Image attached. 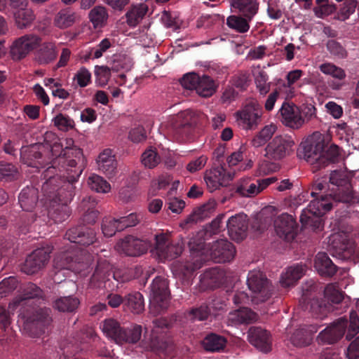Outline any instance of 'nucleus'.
I'll return each mask as SVG.
<instances>
[{
	"mask_svg": "<svg viewBox=\"0 0 359 359\" xmlns=\"http://www.w3.org/2000/svg\"><path fill=\"white\" fill-rule=\"evenodd\" d=\"M51 151L56 158L42 173L41 190L50 202L49 215L56 223H60L70 215L68 204L75 196L76 186L84 170L83 151L77 147L62 149L55 143Z\"/></svg>",
	"mask_w": 359,
	"mask_h": 359,
	"instance_id": "obj_1",
	"label": "nucleus"
},
{
	"mask_svg": "<svg viewBox=\"0 0 359 359\" xmlns=\"http://www.w3.org/2000/svg\"><path fill=\"white\" fill-rule=\"evenodd\" d=\"M43 296V292L39 286L28 283L23 287L22 294L16 297L8 306L11 311L20 307L19 316L23 320L24 332L31 337H39L45 333L52 322L50 309L31 306L32 299H42Z\"/></svg>",
	"mask_w": 359,
	"mask_h": 359,
	"instance_id": "obj_2",
	"label": "nucleus"
},
{
	"mask_svg": "<svg viewBox=\"0 0 359 359\" xmlns=\"http://www.w3.org/2000/svg\"><path fill=\"white\" fill-rule=\"evenodd\" d=\"M312 197L325 195L327 200L332 203L339 202L350 203L355 201V193L351 184V176L345 170H334L329 177V183L318 180L313 185Z\"/></svg>",
	"mask_w": 359,
	"mask_h": 359,
	"instance_id": "obj_3",
	"label": "nucleus"
},
{
	"mask_svg": "<svg viewBox=\"0 0 359 359\" xmlns=\"http://www.w3.org/2000/svg\"><path fill=\"white\" fill-rule=\"evenodd\" d=\"M304 159L313 165V168L320 169L330 163L339 161V147L336 144L327 146L323 137L314 134L308 137L300 145Z\"/></svg>",
	"mask_w": 359,
	"mask_h": 359,
	"instance_id": "obj_4",
	"label": "nucleus"
},
{
	"mask_svg": "<svg viewBox=\"0 0 359 359\" xmlns=\"http://www.w3.org/2000/svg\"><path fill=\"white\" fill-rule=\"evenodd\" d=\"M346 332V339L348 341L359 332V316L355 311L350 312L349 320L344 317L339 318L322 330L317 340L319 343L332 344L338 341Z\"/></svg>",
	"mask_w": 359,
	"mask_h": 359,
	"instance_id": "obj_5",
	"label": "nucleus"
},
{
	"mask_svg": "<svg viewBox=\"0 0 359 359\" xmlns=\"http://www.w3.org/2000/svg\"><path fill=\"white\" fill-rule=\"evenodd\" d=\"M332 203L327 200L325 195L313 197L307 208L302 210L300 222L304 226H309L313 230L322 229L321 217L332 208Z\"/></svg>",
	"mask_w": 359,
	"mask_h": 359,
	"instance_id": "obj_6",
	"label": "nucleus"
},
{
	"mask_svg": "<svg viewBox=\"0 0 359 359\" xmlns=\"http://www.w3.org/2000/svg\"><path fill=\"white\" fill-rule=\"evenodd\" d=\"M153 325L149 341L143 347L156 353H164L172 346V340L168 333L171 322L165 318H160L154 320Z\"/></svg>",
	"mask_w": 359,
	"mask_h": 359,
	"instance_id": "obj_7",
	"label": "nucleus"
},
{
	"mask_svg": "<svg viewBox=\"0 0 359 359\" xmlns=\"http://www.w3.org/2000/svg\"><path fill=\"white\" fill-rule=\"evenodd\" d=\"M263 108L255 99L247 100L241 109L235 113V117L240 126L246 130H256L262 123Z\"/></svg>",
	"mask_w": 359,
	"mask_h": 359,
	"instance_id": "obj_8",
	"label": "nucleus"
},
{
	"mask_svg": "<svg viewBox=\"0 0 359 359\" xmlns=\"http://www.w3.org/2000/svg\"><path fill=\"white\" fill-rule=\"evenodd\" d=\"M247 284L252 293V302L257 304L268 300L273 291L269 280L259 270H253L248 273Z\"/></svg>",
	"mask_w": 359,
	"mask_h": 359,
	"instance_id": "obj_9",
	"label": "nucleus"
},
{
	"mask_svg": "<svg viewBox=\"0 0 359 359\" xmlns=\"http://www.w3.org/2000/svg\"><path fill=\"white\" fill-rule=\"evenodd\" d=\"M182 86L189 90H196L197 94L203 97H209L216 91L214 80L207 75L200 76L195 72L186 74L182 78Z\"/></svg>",
	"mask_w": 359,
	"mask_h": 359,
	"instance_id": "obj_10",
	"label": "nucleus"
},
{
	"mask_svg": "<svg viewBox=\"0 0 359 359\" xmlns=\"http://www.w3.org/2000/svg\"><path fill=\"white\" fill-rule=\"evenodd\" d=\"M294 145L291 137L277 135L266 147L265 156L274 161L283 159L293 151Z\"/></svg>",
	"mask_w": 359,
	"mask_h": 359,
	"instance_id": "obj_11",
	"label": "nucleus"
},
{
	"mask_svg": "<svg viewBox=\"0 0 359 359\" xmlns=\"http://www.w3.org/2000/svg\"><path fill=\"white\" fill-rule=\"evenodd\" d=\"M111 278L119 282H124L125 279L121 277L120 272L114 271L110 264L105 259L97 261L95 271L90 280V285L93 287H100L102 284L104 287L108 282L111 281Z\"/></svg>",
	"mask_w": 359,
	"mask_h": 359,
	"instance_id": "obj_12",
	"label": "nucleus"
},
{
	"mask_svg": "<svg viewBox=\"0 0 359 359\" xmlns=\"http://www.w3.org/2000/svg\"><path fill=\"white\" fill-rule=\"evenodd\" d=\"M52 250V247L47 246L33 251L27 257L25 263L22 266V271L27 274H33L38 272L48 263Z\"/></svg>",
	"mask_w": 359,
	"mask_h": 359,
	"instance_id": "obj_13",
	"label": "nucleus"
},
{
	"mask_svg": "<svg viewBox=\"0 0 359 359\" xmlns=\"http://www.w3.org/2000/svg\"><path fill=\"white\" fill-rule=\"evenodd\" d=\"M235 172L228 171L226 164L218 165L207 171L204 176L205 182L210 192L220 187L226 186L234 177Z\"/></svg>",
	"mask_w": 359,
	"mask_h": 359,
	"instance_id": "obj_14",
	"label": "nucleus"
},
{
	"mask_svg": "<svg viewBox=\"0 0 359 359\" xmlns=\"http://www.w3.org/2000/svg\"><path fill=\"white\" fill-rule=\"evenodd\" d=\"M276 180V178L273 177L256 180L241 179L236 185L235 192L242 197H253Z\"/></svg>",
	"mask_w": 359,
	"mask_h": 359,
	"instance_id": "obj_15",
	"label": "nucleus"
},
{
	"mask_svg": "<svg viewBox=\"0 0 359 359\" xmlns=\"http://www.w3.org/2000/svg\"><path fill=\"white\" fill-rule=\"evenodd\" d=\"M41 39L34 34H26L16 39L11 47V56L13 60L25 57L40 43Z\"/></svg>",
	"mask_w": 359,
	"mask_h": 359,
	"instance_id": "obj_16",
	"label": "nucleus"
},
{
	"mask_svg": "<svg viewBox=\"0 0 359 359\" xmlns=\"http://www.w3.org/2000/svg\"><path fill=\"white\" fill-rule=\"evenodd\" d=\"M208 238L209 236L207 235V232L203 230L198 231L190 238L188 243L190 252L193 256H196L197 258L194 260L191 266H187L189 271H194L201 267L203 259L201 257V255L204 254L205 241Z\"/></svg>",
	"mask_w": 359,
	"mask_h": 359,
	"instance_id": "obj_17",
	"label": "nucleus"
},
{
	"mask_svg": "<svg viewBox=\"0 0 359 359\" xmlns=\"http://www.w3.org/2000/svg\"><path fill=\"white\" fill-rule=\"evenodd\" d=\"M210 253L211 259L215 262H229L233 259L236 255V248L226 239H220L212 243L210 248Z\"/></svg>",
	"mask_w": 359,
	"mask_h": 359,
	"instance_id": "obj_18",
	"label": "nucleus"
},
{
	"mask_svg": "<svg viewBox=\"0 0 359 359\" xmlns=\"http://www.w3.org/2000/svg\"><path fill=\"white\" fill-rule=\"evenodd\" d=\"M274 226L277 235L286 241H292L297 235V224L292 216L287 213L276 218Z\"/></svg>",
	"mask_w": 359,
	"mask_h": 359,
	"instance_id": "obj_19",
	"label": "nucleus"
},
{
	"mask_svg": "<svg viewBox=\"0 0 359 359\" xmlns=\"http://www.w3.org/2000/svg\"><path fill=\"white\" fill-rule=\"evenodd\" d=\"M95 236L96 233L93 229L85 224H81L67 230L65 238L72 243L81 245H90L95 241Z\"/></svg>",
	"mask_w": 359,
	"mask_h": 359,
	"instance_id": "obj_20",
	"label": "nucleus"
},
{
	"mask_svg": "<svg viewBox=\"0 0 359 359\" xmlns=\"http://www.w3.org/2000/svg\"><path fill=\"white\" fill-rule=\"evenodd\" d=\"M168 297L169 290L166 280L161 276L156 277L151 285V304L160 309H164Z\"/></svg>",
	"mask_w": 359,
	"mask_h": 359,
	"instance_id": "obj_21",
	"label": "nucleus"
},
{
	"mask_svg": "<svg viewBox=\"0 0 359 359\" xmlns=\"http://www.w3.org/2000/svg\"><path fill=\"white\" fill-rule=\"evenodd\" d=\"M44 147L41 144H35L22 147L20 149L21 161L29 167L40 168L45 165L42 150Z\"/></svg>",
	"mask_w": 359,
	"mask_h": 359,
	"instance_id": "obj_22",
	"label": "nucleus"
},
{
	"mask_svg": "<svg viewBox=\"0 0 359 359\" xmlns=\"http://www.w3.org/2000/svg\"><path fill=\"white\" fill-rule=\"evenodd\" d=\"M248 340L250 344L264 353L271 350V336L269 332L262 327H250L248 331Z\"/></svg>",
	"mask_w": 359,
	"mask_h": 359,
	"instance_id": "obj_23",
	"label": "nucleus"
},
{
	"mask_svg": "<svg viewBox=\"0 0 359 359\" xmlns=\"http://www.w3.org/2000/svg\"><path fill=\"white\" fill-rule=\"evenodd\" d=\"M229 236L237 242L243 241L247 236L248 223L247 215L238 214L231 217L226 223Z\"/></svg>",
	"mask_w": 359,
	"mask_h": 359,
	"instance_id": "obj_24",
	"label": "nucleus"
},
{
	"mask_svg": "<svg viewBox=\"0 0 359 359\" xmlns=\"http://www.w3.org/2000/svg\"><path fill=\"white\" fill-rule=\"evenodd\" d=\"M87 265L88 263L81 262L78 257L75 258L69 252H61L53 259V267L57 271L67 269L78 272L86 268Z\"/></svg>",
	"mask_w": 359,
	"mask_h": 359,
	"instance_id": "obj_25",
	"label": "nucleus"
},
{
	"mask_svg": "<svg viewBox=\"0 0 359 359\" xmlns=\"http://www.w3.org/2000/svg\"><path fill=\"white\" fill-rule=\"evenodd\" d=\"M119 250L127 256L139 257L148 250V243L143 240L128 236L118 244Z\"/></svg>",
	"mask_w": 359,
	"mask_h": 359,
	"instance_id": "obj_26",
	"label": "nucleus"
},
{
	"mask_svg": "<svg viewBox=\"0 0 359 359\" xmlns=\"http://www.w3.org/2000/svg\"><path fill=\"white\" fill-rule=\"evenodd\" d=\"M283 123L287 127L298 129L304 124L299 107L292 103L284 102L280 110Z\"/></svg>",
	"mask_w": 359,
	"mask_h": 359,
	"instance_id": "obj_27",
	"label": "nucleus"
},
{
	"mask_svg": "<svg viewBox=\"0 0 359 359\" xmlns=\"http://www.w3.org/2000/svg\"><path fill=\"white\" fill-rule=\"evenodd\" d=\"M259 316L257 313L248 307H241L237 310L230 312L228 316V323L233 326L251 324L257 322Z\"/></svg>",
	"mask_w": 359,
	"mask_h": 359,
	"instance_id": "obj_28",
	"label": "nucleus"
},
{
	"mask_svg": "<svg viewBox=\"0 0 359 359\" xmlns=\"http://www.w3.org/2000/svg\"><path fill=\"white\" fill-rule=\"evenodd\" d=\"M98 169L109 178L113 177L116 173L117 162L112 151L104 149L100 154L97 159Z\"/></svg>",
	"mask_w": 359,
	"mask_h": 359,
	"instance_id": "obj_29",
	"label": "nucleus"
},
{
	"mask_svg": "<svg viewBox=\"0 0 359 359\" xmlns=\"http://www.w3.org/2000/svg\"><path fill=\"white\" fill-rule=\"evenodd\" d=\"M234 12L243 17L252 20L259 11V3L257 0H229Z\"/></svg>",
	"mask_w": 359,
	"mask_h": 359,
	"instance_id": "obj_30",
	"label": "nucleus"
},
{
	"mask_svg": "<svg viewBox=\"0 0 359 359\" xmlns=\"http://www.w3.org/2000/svg\"><path fill=\"white\" fill-rule=\"evenodd\" d=\"M79 20V16L72 8L60 9L53 18V25L58 29H65L73 26Z\"/></svg>",
	"mask_w": 359,
	"mask_h": 359,
	"instance_id": "obj_31",
	"label": "nucleus"
},
{
	"mask_svg": "<svg viewBox=\"0 0 359 359\" xmlns=\"http://www.w3.org/2000/svg\"><path fill=\"white\" fill-rule=\"evenodd\" d=\"M317 328L313 325H304L296 330L290 337L291 343L297 347L306 346L311 344L313 334Z\"/></svg>",
	"mask_w": 359,
	"mask_h": 359,
	"instance_id": "obj_32",
	"label": "nucleus"
},
{
	"mask_svg": "<svg viewBox=\"0 0 359 359\" xmlns=\"http://www.w3.org/2000/svg\"><path fill=\"white\" fill-rule=\"evenodd\" d=\"M314 266L319 274L327 277H332L338 270L337 265L332 262L327 254L324 252H319L316 255Z\"/></svg>",
	"mask_w": 359,
	"mask_h": 359,
	"instance_id": "obj_33",
	"label": "nucleus"
},
{
	"mask_svg": "<svg viewBox=\"0 0 359 359\" xmlns=\"http://www.w3.org/2000/svg\"><path fill=\"white\" fill-rule=\"evenodd\" d=\"M38 189L33 187H27L20 193L18 202L22 209L27 212H32L38 201Z\"/></svg>",
	"mask_w": 359,
	"mask_h": 359,
	"instance_id": "obj_34",
	"label": "nucleus"
},
{
	"mask_svg": "<svg viewBox=\"0 0 359 359\" xmlns=\"http://www.w3.org/2000/svg\"><path fill=\"white\" fill-rule=\"evenodd\" d=\"M103 333L118 344H120L122 339V327L118 321L114 318H107L100 324Z\"/></svg>",
	"mask_w": 359,
	"mask_h": 359,
	"instance_id": "obj_35",
	"label": "nucleus"
},
{
	"mask_svg": "<svg viewBox=\"0 0 359 359\" xmlns=\"http://www.w3.org/2000/svg\"><path fill=\"white\" fill-rule=\"evenodd\" d=\"M305 268L303 265L296 264L291 266L283 273L280 277V285L284 287L293 286L304 276Z\"/></svg>",
	"mask_w": 359,
	"mask_h": 359,
	"instance_id": "obj_36",
	"label": "nucleus"
},
{
	"mask_svg": "<svg viewBox=\"0 0 359 359\" xmlns=\"http://www.w3.org/2000/svg\"><path fill=\"white\" fill-rule=\"evenodd\" d=\"M95 199L92 196L84 198L80 203L79 208L84 212L82 220L88 224H94L98 217L99 212L95 210Z\"/></svg>",
	"mask_w": 359,
	"mask_h": 359,
	"instance_id": "obj_37",
	"label": "nucleus"
},
{
	"mask_svg": "<svg viewBox=\"0 0 359 359\" xmlns=\"http://www.w3.org/2000/svg\"><path fill=\"white\" fill-rule=\"evenodd\" d=\"M147 11L148 6L144 4L131 6L125 15L128 26L136 27L144 18Z\"/></svg>",
	"mask_w": 359,
	"mask_h": 359,
	"instance_id": "obj_38",
	"label": "nucleus"
},
{
	"mask_svg": "<svg viewBox=\"0 0 359 359\" xmlns=\"http://www.w3.org/2000/svg\"><path fill=\"white\" fill-rule=\"evenodd\" d=\"M56 56L55 44L50 42H45L38 50L36 58L40 65H47L54 61Z\"/></svg>",
	"mask_w": 359,
	"mask_h": 359,
	"instance_id": "obj_39",
	"label": "nucleus"
},
{
	"mask_svg": "<svg viewBox=\"0 0 359 359\" xmlns=\"http://www.w3.org/2000/svg\"><path fill=\"white\" fill-rule=\"evenodd\" d=\"M124 306L133 313L139 314L144 310L143 295L139 292H133L125 296Z\"/></svg>",
	"mask_w": 359,
	"mask_h": 359,
	"instance_id": "obj_40",
	"label": "nucleus"
},
{
	"mask_svg": "<svg viewBox=\"0 0 359 359\" xmlns=\"http://www.w3.org/2000/svg\"><path fill=\"white\" fill-rule=\"evenodd\" d=\"M202 344L206 351L210 352H219L225 347L226 340L222 336L211 333L204 338Z\"/></svg>",
	"mask_w": 359,
	"mask_h": 359,
	"instance_id": "obj_41",
	"label": "nucleus"
},
{
	"mask_svg": "<svg viewBox=\"0 0 359 359\" xmlns=\"http://www.w3.org/2000/svg\"><path fill=\"white\" fill-rule=\"evenodd\" d=\"M251 20L241 15H231L226 18V25L229 28L234 29L236 32L244 34L250 29V22Z\"/></svg>",
	"mask_w": 359,
	"mask_h": 359,
	"instance_id": "obj_42",
	"label": "nucleus"
},
{
	"mask_svg": "<svg viewBox=\"0 0 359 359\" xmlns=\"http://www.w3.org/2000/svg\"><path fill=\"white\" fill-rule=\"evenodd\" d=\"M13 15L15 24L20 29L29 26L35 18L33 11L27 6L14 11Z\"/></svg>",
	"mask_w": 359,
	"mask_h": 359,
	"instance_id": "obj_43",
	"label": "nucleus"
},
{
	"mask_svg": "<svg viewBox=\"0 0 359 359\" xmlns=\"http://www.w3.org/2000/svg\"><path fill=\"white\" fill-rule=\"evenodd\" d=\"M142 333V327L140 325L134 324L126 328L123 327L120 344H136L141 339Z\"/></svg>",
	"mask_w": 359,
	"mask_h": 359,
	"instance_id": "obj_44",
	"label": "nucleus"
},
{
	"mask_svg": "<svg viewBox=\"0 0 359 359\" xmlns=\"http://www.w3.org/2000/svg\"><path fill=\"white\" fill-rule=\"evenodd\" d=\"M219 283V277L216 268L210 269L200 276V285L203 290L214 289Z\"/></svg>",
	"mask_w": 359,
	"mask_h": 359,
	"instance_id": "obj_45",
	"label": "nucleus"
},
{
	"mask_svg": "<svg viewBox=\"0 0 359 359\" xmlns=\"http://www.w3.org/2000/svg\"><path fill=\"white\" fill-rule=\"evenodd\" d=\"M79 304L80 301L78 298L69 295L56 299L53 306L60 311L71 313L75 311Z\"/></svg>",
	"mask_w": 359,
	"mask_h": 359,
	"instance_id": "obj_46",
	"label": "nucleus"
},
{
	"mask_svg": "<svg viewBox=\"0 0 359 359\" xmlns=\"http://www.w3.org/2000/svg\"><path fill=\"white\" fill-rule=\"evenodd\" d=\"M88 17L95 28H102L107 24L108 13L104 7L97 6L89 12Z\"/></svg>",
	"mask_w": 359,
	"mask_h": 359,
	"instance_id": "obj_47",
	"label": "nucleus"
},
{
	"mask_svg": "<svg viewBox=\"0 0 359 359\" xmlns=\"http://www.w3.org/2000/svg\"><path fill=\"white\" fill-rule=\"evenodd\" d=\"M216 203L212 201H209L208 203L201 205V207L196 209L193 214L189 215L187 218V223L189 222H198L200 220H202L208 217H209L210 214L214 210L215 208Z\"/></svg>",
	"mask_w": 359,
	"mask_h": 359,
	"instance_id": "obj_48",
	"label": "nucleus"
},
{
	"mask_svg": "<svg viewBox=\"0 0 359 359\" xmlns=\"http://www.w3.org/2000/svg\"><path fill=\"white\" fill-rule=\"evenodd\" d=\"M90 189L98 193H108L111 189L109 183L100 175L93 174L88 179Z\"/></svg>",
	"mask_w": 359,
	"mask_h": 359,
	"instance_id": "obj_49",
	"label": "nucleus"
},
{
	"mask_svg": "<svg viewBox=\"0 0 359 359\" xmlns=\"http://www.w3.org/2000/svg\"><path fill=\"white\" fill-rule=\"evenodd\" d=\"M18 177V170L15 165L0 161V180L10 182L16 180Z\"/></svg>",
	"mask_w": 359,
	"mask_h": 359,
	"instance_id": "obj_50",
	"label": "nucleus"
},
{
	"mask_svg": "<svg viewBox=\"0 0 359 359\" xmlns=\"http://www.w3.org/2000/svg\"><path fill=\"white\" fill-rule=\"evenodd\" d=\"M319 69L323 74L330 75L338 80H344L346 76V72L342 68L331 62L321 64L319 66Z\"/></svg>",
	"mask_w": 359,
	"mask_h": 359,
	"instance_id": "obj_51",
	"label": "nucleus"
},
{
	"mask_svg": "<svg viewBox=\"0 0 359 359\" xmlns=\"http://www.w3.org/2000/svg\"><path fill=\"white\" fill-rule=\"evenodd\" d=\"M325 297L328 302H331L333 304H338L344 299V293L339 290L338 287L334 284H328L324 290Z\"/></svg>",
	"mask_w": 359,
	"mask_h": 359,
	"instance_id": "obj_52",
	"label": "nucleus"
},
{
	"mask_svg": "<svg viewBox=\"0 0 359 359\" xmlns=\"http://www.w3.org/2000/svg\"><path fill=\"white\" fill-rule=\"evenodd\" d=\"M141 161L146 168L151 169L155 168L160 163L161 157L156 149L151 147L142 154Z\"/></svg>",
	"mask_w": 359,
	"mask_h": 359,
	"instance_id": "obj_53",
	"label": "nucleus"
},
{
	"mask_svg": "<svg viewBox=\"0 0 359 359\" xmlns=\"http://www.w3.org/2000/svg\"><path fill=\"white\" fill-rule=\"evenodd\" d=\"M119 226L118 219L104 217L102 223V233L106 237H111L114 236L117 231H122L119 229Z\"/></svg>",
	"mask_w": 359,
	"mask_h": 359,
	"instance_id": "obj_54",
	"label": "nucleus"
},
{
	"mask_svg": "<svg viewBox=\"0 0 359 359\" xmlns=\"http://www.w3.org/2000/svg\"><path fill=\"white\" fill-rule=\"evenodd\" d=\"M183 249L184 245L182 241H171L161 257L167 259H175L182 254Z\"/></svg>",
	"mask_w": 359,
	"mask_h": 359,
	"instance_id": "obj_55",
	"label": "nucleus"
},
{
	"mask_svg": "<svg viewBox=\"0 0 359 359\" xmlns=\"http://www.w3.org/2000/svg\"><path fill=\"white\" fill-rule=\"evenodd\" d=\"M269 76L264 70L259 71L255 76L256 87L261 95L267 94L271 88V83L268 82Z\"/></svg>",
	"mask_w": 359,
	"mask_h": 359,
	"instance_id": "obj_56",
	"label": "nucleus"
},
{
	"mask_svg": "<svg viewBox=\"0 0 359 359\" xmlns=\"http://www.w3.org/2000/svg\"><path fill=\"white\" fill-rule=\"evenodd\" d=\"M54 125L60 130L67 131L74 128V121L69 116L58 114L53 120Z\"/></svg>",
	"mask_w": 359,
	"mask_h": 359,
	"instance_id": "obj_57",
	"label": "nucleus"
},
{
	"mask_svg": "<svg viewBox=\"0 0 359 359\" xmlns=\"http://www.w3.org/2000/svg\"><path fill=\"white\" fill-rule=\"evenodd\" d=\"M95 76L96 77V82L101 86H105L110 77H111V69L107 66H95Z\"/></svg>",
	"mask_w": 359,
	"mask_h": 359,
	"instance_id": "obj_58",
	"label": "nucleus"
},
{
	"mask_svg": "<svg viewBox=\"0 0 359 359\" xmlns=\"http://www.w3.org/2000/svg\"><path fill=\"white\" fill-rule=\"evenodd\" d=\"M18 285V281L15 277L10 276L4 278L0 282V297H3L13 291H14Z\"/></svg>",
	"mask_w": 359,
	"mask_h": 359,
	"instance_id": "obj_59",
	"label": "nucleus"
},
{
	"mask_svg": "<svg viewBox=\"0 0 359 359\" xmlns=\"http://www.w3.org/2000/svg\"><path fill=\"white\" fill-rule=\"evenodd\" d=\"M358 6V1H351L350 2H344L337 13V19L341 21H345L349 18Z\"/></svg>",
	"mask_w": 359,
	"mask_h": 359,
	"instance_id": "obj_60",
	"label": "nucleus"
},
{
	"mask_svg": "<svg viewBox=\"0 0 359 359\" xmlns=\"http://www.w3.org/2000/svg\"><path fill=\"white\" fill-rule=\"evenodd\" d=\"M194 130V126L187 121L177 122L173 126V132L180 137H188Z\"/></svg>",
	"mask_w": 359,
	"mask_h": 359,
	"instance_id": "obj_61",
	"label": "nucleus"
},
{
	"mask_svg": "<svg viewBox=\"0 0 359 359\" xmlns=\"http://www.w3.org/2000/svg\"><path fill=\"white\" fill-rule=\"evenodd\" d=\"M326 48L332 55L336 56L339 58H344L347 55L346 49L336 40H328L326 43Z\"/></svg>",
	"mask_w": 359,
	"mask_h": 359,
	"instance_id": "obj_62",
	"label": "nucleus"
},
{
	"mask_svg": "<svg viewBox=\"0 0 359 359\" xmlns=\"http://www.w3.org/2000/svg\"><path fill=\"white\" fill-rule=\"evenodd\" d=\"M155 249L158 255L161 257L169 243H170V236L166 233H159L155 236Z\"/></svg>",
	"mask_w": 359,
	"mask_h": 359,
	"instance_id": "obj_63",
	"label": "nucleus"
},
{
	"mask_svg": "<svg viewBox=\"0 0 359 359\" xmlns=\"http://www.w3.org/2000/svg\"><path fill=\"white\" fill-rule=\"evenodd\" d=\"M118 220L120 224L119 229L123 231L128 227L137 225L140 221V217L136 213H130L127 216L118 218Z\"/></svg>",
	"mask_w": 359,
	"mask_h": 359,
	"instance_id": "obj_64",
	"label": "nucleus"
}]
</instances>
